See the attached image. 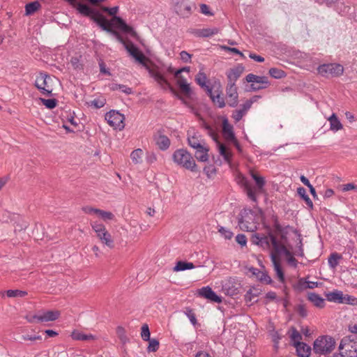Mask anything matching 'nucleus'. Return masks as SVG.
I'll use <instances>...</instances> for the list:
<instances>
[{
	"instance_id": "1",
	"label": "nucleus",
	"mask_w": 357,
	"mask_h": 357,
	"mask_svg": "<svg viewBox=\"0 0 357 357\" xmlns=\"http://www.w3.org/2000/svg\"><path fill=\"white\" fill-rule=\"evenodd\" d=\"M282 255L285 256L287 262L292 267H296L298 261L294 257V255L287 248L284 243L282 245H279V247L275 248V250L271 255V262L278 280L283 283L284 282V274L282 267L281 257Z\"/></svg>"
},
{
	"instance_id": "2",
	"label": "nucleus",
	"mask_w": 357,
	"mask_h": 357,
	"mask_svg": "<svg viewBox=\"0 0 357 357\" xmlns=\"http://www.w3.org/2000/svg\"><path fill=\"white\" fill-rule=\"evenodd\" d=\"M125 47L129 54L139 63L146 67L152 77L162 86H169V83L157 68H150V60L131 42L124 43Z\"/></svg>"
},
{
	"instance_id": "3",
	"label": "nucleus",
	"mask_w": 357,
	"mask_h": 357,
	"mask_svg": "<svg viewBox=\"0 0 357 357\" xmlns=\"http://www.w3.org/2000/svg\"><path fill=\"white\" fill-rule=\"evenodd\" d=\"M250 175L255 181L256 185H252L245 177H239V183L244 188L247 196L253 202L257 201V195L264 192L266 184L265 178L253 170L250 171Z\"/></svg>"
},
{
	"instance_id": "4",
	"label": "nucleus",
	"mask_w": 357,
	"mask_h": 357,
	"mask_svg": "<svg viewBox=\"0 0 357 357\" xmlns=\"http://www.w3.org/2000/svg\"><path fill=\"white\" fill-rule=\"evenodd\" d=\"M172 159L175 164L192 172L197 171V166L192 156L188 151L183 149L176 150L173 155Z\"/></svg>"
},
{
	"instance_id": "5",
	"label": "nucleus",
	"mask_w": 357,
	"mask_h": 357,
	"mask_svg": "<svg viewBox=\"0 0 357 357\" xmlns=\"http://www.w3.org/2000/svg\"><path fill=\"white\" fill-rule=\"evenodd\" d=\"M336 342L333 337L328 335H322L317 337L314 342V351L319 355H326L333 351Z\"/></svg>"
},
{
	"instance_id": "6",
	"label": "nucleus",
	"mask_w": 357,
	"mask_h": 357,
	"mask_svg": "<svg viewBox=\"0 0 357 357\" xmlns=\"http://www.w3.org/2000/svg\"><path fill=\"white\" fill-rule=\"evenodd\" d=\"M251 241L253 243L259 245L264 249L270 248L271 245L272 248L270 252L271 257V255L275 250V248L283 244L282 240H278L273 235L260 236L259 234H255L252 235Z\"/></svg>"
},
{
	"instance_id": "7",
	"label": "nucleus",
	"mask_w": 357,
	"mask_h": 357,
	"mask_svg": "<svg viewBox=\"0 0 357 357\" xmlns=\"http://www.w3.org/2000/svg\"><path fill=\"white\" fill-rule=\"evenodd\" d=\"M60 314L59 310H41L35 314H27L26 319L29 323H45L56 320Z\"/></svg>"
},
{
	"instance_id": "8",
	"label": "nucleus",
	"mask_w": 357,
	"mask_h": 357,
	"mask_svg": "<svg viewBox=\"0 0 357 357\" xmlns=\"http://www.w3.org/2000/svg\"><path fill=\"white\" fill-rule=\"evenodd\" d=\"M90 225L102 243L109 248L114 247V240L104 225L98 221H91Z\"/></svg>"
},
{
	"instance_id": "9",
	"label": "nucleus",
	"mask_w": 357,
	"mask_h": 357,
	"mask_svg": "<svg viewBox=\"0 0 357 357\" xmlns=\"http://www.w3.org/2000/svg\"><path fill=\"white\" fill-rule=\"evenodd\" d=\"M238 220L240 229L245 231H255L257 229L256 215L251 210L245 209L241 211Z\"/></svg>"
},
{
	"instance_id": "10",
	"label": "nucleus",
	"mask_w": 357,
	"mask_h": 357,
	"mask_svg": "<svg viewBox=\"0 0 357 357\" xmlns=\"http://www.w3.org/2000/svg\"><path fill=\"white\" fill-rule=\"evenodd\" d=\"M338 349L339 353L344 357H356L357 340L351 339L350 337H344L342 339Z\"/></svg>"
},
{
	"instance_id": "11",
	"label": "nucleus",
	"mask_w": 357,
	"mask_h": 357,
	"mask_svg": "<svg viewBox=\"0 0 357 357\" xmlns=\"http://www.w3.org/2000/svg\"><path fill=\"white\" fill-rule=\"evenodd\" d=\"M203 127L206 130L207 134L211 136L214 141L217 142L220 154L224 158L227 162L230 163L232 158V153L231 151L225 145L218 142V135L210 125L204 122L203 123Z\"/></svg>"
},
{
	"instance_id": "12",
	"label": "nucleus",
	"mask_w": 357,
	"mask_h": 357,
	"mask_svg": "<svg viewBox=\"0 0 357 357\" xmlns=\"http://www.w3.org/2000/svg\"><path fill=\"white\" fill-rule=\"evenodd\" d=\"M35 86L45 95H50L53 91V79L45 73H40L36 79Z\"/></svg>"
},
{
	"instance_id": "13",
	"label": "nucleus",
	"mask_w": 357,
	"mask_h": 357,
	"mask_svg": "<svg viewBox=\"0 0 357 357\" xmlns=\"http://www.w3.org/2000/svg\"><path fill=\"white\" fill-rule=\"evenodd\" d=\"M105 119L114 129L122 130L125 127V116L117 111L111 110L106 113Z\"/></svg>"
},
{
	"instance_id": "14",
	"label": "nucleus",
	"mask_w": 357,
	"mask_h": 357,
	"mask_svg": "<svg viewBox=\"0 0 357 357\" xmlns=\"http://www.w3.org/2000/svg\"><path fill=\"white\" fill-rule=\"evenodd\" d=\"M317 70L324 77H339L343 74L344 68L340 64L328 63L319 66Z\"/></svg>"
},
{
	"instance_id": "15",
	"label": "nucleus",
	"mask_w": 357,
	"mask_h": 357,
	"mask_svg": "<svg viewBox=\"0 0 357 357\" xmlns=\"http://www.w3.org/2000/svg\"><path fill=\"white\" fill-rule=\"evenodd\" d=\"M326 299L328 301L338 303H351L354 305L357 303V298L350 296H344L341 291L335 290L332 292L326 294Z\"/></svg>"
},
{
	"instance_id": "16",
	"label": "nucleus",
	"mask_w": 357,
	"mask_h": 357,
	"mask_svg": "<svg viewBox=\"0 0 357 357\" xmlns=\"http://www.w3.org/2000/svg\"><path fill=\"white\" fill-rule=\"evenodd\" d=\"M245 80L252 83L251 87L254 91L266 89L269 86L268 79L265 76H257L250 73L245 77Z\"/></svg>"
},
{
	"instance_id": "17",
	"label": "nucleus",
	"mask_w": 357,
	"mask_h": 357,
	"mask_svg": "<svg viewBox=\"0 0 357 357\" xmlns=\"http://www.w3.org/2000/svg\"><path fill=\"white\" fill-rule=\"evenodd\" d=\"M207 92L214 105L219 108H223L225 106V99L222 96V91L219 87L214 89L207 86Z\"/></svg>"
},
{
	"instance_id": "18",
	"label": "nucleus",
	"mask_w": 357,
	"mask_h": 357,
	"mask_svg": "<svg viewBox=\"0 0 357 357\" xmlns=\"http://www.w3.org/2000/svg\"><path fill=\"white\" fill-rule=\"evenodd\" d=\"M244 70L245 67L242 64H238L229 69L226 73L229 81L228 84H235V82L241 77Z\"/></svg>"
},
{
	"instance_id": "19",
	"label": "nucleus",
	"mask_w": 357,
	"mask_h": 357,
	"mask_svg": "<svg viewBox=\"0 0 357 357\" xmlns=\"http://www.w3.org/2000/svg\"><path fill=\"white\" fill-rule=\"evenodd\" d=\"M174 76L181 91L185 96H188L191 91L190 86L187 79L181 75V70H176Z\"/></svg>"
},
{
	"instance_id": "20",
	"label": "nucleus",
	"mask_w": 357,
	"mask_h": 357,
	"mask_svg": "<svg viewBox=\"0 0 357 357\" xmlns=\"http://www.w3.org/2000/svg\"><path fill=\"white\" fill-rule=\"evenodd\" d=\"M227 103L231 107H235L238 102V95L235 84H228L226 89Z\"/></svg>"
},
{
	"instance_id": "21",
	"label": "nucleus",
	"mask_w": 357,
	"mask_h": 357,
	"mask_svg": "<svg viewBox=\"0 0 357 357\" xmlns=\"http://www.w3.org/2000/svg\"><path fill=\"white\" fill-rule=\"evenodd\" d=\"M194 149L195 150V156L198 161L206 162L208 160L210 148L206 142L202 144Z\"/></svg>"
},
{
	"instance_id": "22",
	"label": "nucleus",
	"mask_w": 357,
	"mask_h": 357,
	"mask_svg": "<svg viewBox=\"0 0 357 357\" xmlns=\"http://www.w3.org/2000/svg\"><path fill=\"white\" fill-rule=\"evenodd\" d=\"M199 295L214 303H220L221 297L218 296L211 287H204L199 290Z\"/></svg>"
},
{
	"instance_id": "23",
	"label": "nucleus",
	"mask_w": 357,
	"mask_h": 357,
	"mask_svg": "<svg viewBox=\"0 0 357 357\" xmlns=\"http://www.w3.org/2000/svg\"><path fill=\"white\" fill-rule=\"evenodd\" d=\"M222 135L227 141L234 139L235 135L234 133L233 126L229 123L227 118H224L222 122Z\"/></svg>"
},
{
	"instance_id": "24",
	"label": "nucleus",
	"mask_w": 357,
	"mask_h": 357,
	"mask_svg": "<svg viewBox=\"0 0 357 357\" xmlns=\"http://www.w3.org/2000/svg\"><path fill=\"white\" fill-rule=\"evenodd\" d=\"M252 102L251 100H247L244 104L241 105L239 109L235 110L232 114V118L236 122H238L243 116L245 115L247 112L251 107Z\"/></svg>"
},
{
	"instance_id": "25",
	"label": "nucleus",
	"mask_w": 357,
	"mask_h": 357,
	"mask_svg": "<svg viewBox=\"0 0 357 357\" xmlns=\"http://www.w3.org/2000/svg\"><path fill=\"white\" fill-rule=\"evenodd\" d=\"M111 26L114 25V26L120 29L121 30L126 32V33H132V28L126 24V22L119 17L114 16L111 20Z\"/></svg>"
},
{
	"instance_id": "26",
	"label": "nucleus",
	"mask_w": 357,
	"mask_h": 357,
	"mask_svg": "<svg viewBox=\"0 0 357 357\" xmlns=\"http://www.w3.org/2000/svg\"><path fill=\"white\" fill-rule=\"evenodd\" d=\"M93 20L104 30H110V22L101 14L96 13L92 16Z\"/></svg>"
},
{
	"instance_id": "27",
	"label": "nucleus",
	"mask_w": 357,
	"mask_h": 357,
	"mask_svg": "<svg viewBox=\"0 0 357 357\" xmlns=\"http://www.w3.org/2000/svg\"><path fill=\"white\" fill-rule=\"evenodd\" d=\"M68 1L72 6L75 8L81 14L84 15H90L91 13V8L85 5L82 4L80 2H75V0H66Z\"/></svg>"
},
{
	"instance_id": "28",
	"label": "nucleus",
	"mask_w": 357,
	"mask_h": 357,
	"mask_svg": "<svg viewBox=\"0 0 357 357\" xmlns=\"http://www.w3.org/2000/svg\"><path fill=\"white\" fill-rule=\"evenodd\" d=\"M250 271L252 273V275H256L257 279L264 282L265 284H270L272 282L271 277L264 271H261L255 268H251Z\"/></svg>"
},
{
	"instance_id": "29",
	"label": "nucleus",
	"mask_w": 357,
	"mask_h": 357,
	"mask_svg": "<svg viewBox=\"0 0 357 357\" xmlns=\"http://www.w3.org/2000/svg\"><path fill=\"white\" fill-rule=\"evenodd\" d=\"M296 352L300 357H309L311 353V348L305 343L301 342L296 344Z\"/></svg>"
},
{
	"instance_id": "30",
	"label": "nucleus",
	"mask_w": 357,
	"mask_h": 357,
	"mask_svg": "<svg viewBox=\"0 0 357 357\" xmlns=\"http://www.w3.org/2000/svg\"><path fill=\"white\" fill-rule=\"evenodd\" d=\"M155 140L157 146L161 150L167 149L170 145V140L167 136L163 135H157L155 138Z\"/></svg>"
},
{
	"instance_id": "31",
	"label": "nucleus",
	"mask_w": 357,
	"mask_h": 357,
	"mask_svg": "<svg viewBox=\"0 0 357 357\" xmlns=\"http://www.w3.org/2000/svg\"><path fill=\"white\" fill-rule=\"evenodd\" d=\"M328 121L330 123V129L332 131L336 132L342 129V124L335 113L332 114V115L328 119Z\"/></svg>"
},
{
	"instance_id": "32",
	"label": "nucleus",
	"mask_w": 357,
	"mask_h": 357,
	"mask_svg": "<svg viewBox=\"0 0 357 357\" xmlns=\"http://www.w3.org/2000/svg\"><path fill=\"white\" fill-rule=\"evenodd\" d=\"M71 337L75 340L91 341L94 340L95 336L92 334H85L77 331H75L71 334Z\"/></svg>"
},
{
	"instance_id": "33",
	"label": "nucleus",
	"mask_w": 357,
	"mask_h": 357,
	"mask_svg": "<svg viewBox=\"0 0 357 357\" xmlns=\"http://www.w3.org/2000/svg\"><path fill=\"white\" fill-rule=\"evenodd\" d=\"M308 300L311 301L316 307L322 308L324 307L325 301L320 296L314 293H310L307 296Z\"/></svg>"
},
{
	"instance_id": "34",
	"label": "nucleus",
	"mask_w": 357,
	"mask_h": 357,
	"mask_svg": "<svg viewBox=\"0 0 357 357\" xmlns=\"http://www.w3.org/2000/svg\"><path fill=\"white\" fill-rule=\"evenodd\" d=\"M188 144L192 149H196L202 144L205 143V140L203 139L199 135H188Z\"/></svg>"
},
{
	"instance_id": "35",
	"label": "nucleus",
	"mask_w": 357,
	"mask_h": 357,
	"mask_svg": "<svg viewBox=\"0 0 357 357\" xmlns=\"http://www.w3.org/2000/svg\"><path fill=\"white\" fill-rule=\"evenodd\" d=\"M288 334L291 340L293 342L294 346L301 342L302 335L294 327H291L289 330Z\"/></svg>"
},
{
	"instance_id": "36",
	"label": "nucleus",
	"mask_w": 357,
	"mask_h": 357,
	"mask_svg": "<svg viewBox=\"0 0 357 357\" xmlns=\"http://www.w3.org/2000/svg\"><path fill=\"white\" fill-rule=\"evenodd\" d=\"M195 268L193 263L179 261L176 263V266L174 267V271H183L188 269H192Z\"/></svg>"
},
{
	"instance_id": "37",
	"label": "nucleus",
	"mask_w": 357,
	"mask_h": 357,
	"mask_svg": "<svg viewBox=\"0 0 357 357\" xmlns=\"http://www.w3.org/2000/svg\"><path fill=\"white\" fill-rule=\"evenodd\" d=\"M144 152L141 149H137L130 153V158L135 164H139L142 162Z\"/></svg>"
},
{
	"instance_id": "38",
	"label": "nucleus",
	"mask_w": 357,
	"mask_h": 357,
	"mask_svg": "<svg viewBox=\"0 0 357 357\" xmlns=\"http://www.w3.org/2000/svg\"><path fill=\"white\" fill-rule=\"evenodd\" d=\"M40 7V4L38 1H33L29 3L25 6L26 15H30L37 11Z\"/></svg>"
},
{
	"instance_id": "39",
	"label": "nucleus",
	"mask_w": 357,
	"mask_h": 357,
	"mask_svg": "<svg viewBox=\"0 0 357 357\" xmlns=\"http://www.w3.org/2000/svg\"><path fill=\"white\" fill-rule=\"evenodd\" d=\"M27 295L25 291L18 289H10L6 291V296L8 298H22Z\"/></svg>"
},
{
	"instance_id": "40",
	"label": "nucleus",
	"mask_w": 357,
	"mask_h": 357,
	"mask_svg": "<svg viewBox=\"0 0 357 357\" xmlns=\"http://www.w3.org/2000/svg\"><path fill=\"white\" fill-rule=\"evenodd\" d=\"M96 216L100 218L104 221L111 220L114 218V215L112 212L100 210L98 208L97 210Z\"/></svg>"
},
{
	"instance_id": "41",
	"label": "nucleus",
	"mask_w": 357,
	"mask_h": 357,
	"mask_svg": "<svg viewBox=\"0 0 357 357\" xmlns=\"http://www.w3.org/2000/svg\"><path fill=\"white\" fill-rule=\"evenodd\" d=\"M342 256L337 253H333L328 258V265L332 268H335L339 264L340 259Z\"/></svg>"
},
{
	"instance_id": "42",
	"label": "nucleus",
	"mask_w": 357,
	"mask_h": 357,
	"mask_svg": "<svg viewBox=\"0 0 357 357\" xmlns=\"http://www.w3.org/2000/svg\"><path fill=\"white\" fill-rule=\"evenodd\" d=\"M298 194L304 199L306 204L312 207L313 204L309 196L307 195L306 190L304 188L300 187L297 190Z\"/></svg>"
},
{
	"instance_id": "43",
	"label": "nucleus",
	"mask_w": 357,
	"mask_h": 357,
	"mask_svg": "<svg viewBox=\"0 0 357 357\" xmlns=\"http://www.w3.org/2000/svg\"><path fill=\"white\" fill-rule=\"evenodd\" d=\"M195 81L200 86L205 87L206 86V84L207 82V77L203 71L199 70V72L196 75Z\"/></svg>"
},
{
	"instance_id": "44",
	"label": "nucleus",
	"mask_w": 357,
	"mask_h": 357,
	"mask_svg": "<svg viewBox=\"0 0 357 357\" xmlns=\"http://www.w3.org/2000/svg\"><path fill=\"white\" fill-rule=\"evenodd\" d=\"M106 100L103 97H99L95 98L89 102V105L93 107L96 109H100L105 106Z\"/></svg>"
},
{
	"instance_id": "45",
	"label": "nucleus",
	"mask_w": 357,
	"mask_h": 357,
	"mask_svg": "<svg viewBox=\"0 0 357 357\" xmlns=\"http://www.w3.org/2000/svg\"><path fill=\"white\" fill-rule=\"evenodd\" d=\"M230 281L226 282L222 286V289L226 294L234 296L237 294V289L234 287H230Z\"/></svg>"
},
{
	"instance_id": "46",
	"label": "nucleus",
	"mask_w": 357,
	"mask_h": 357,
	"mask_svg": "<svg viewBox=\"0 0 357 357\" xmlns=\"http://www.w3.org/2000/svg\"><path fill=\"white\" fill-rule=\"evenodd\" d=\"M116 333L118 337L122 342L126 343L128 340L126 329L123 327L121 326H118L116 329Z\"/></svg>"
},
{
	"instance_id": "47",
	"label": "nucleus",
	"mask_w": 357,
	"mask_h": 357,
	"mask_svg": "<svg viewBox=\"0 0 357 357\" xmlns=\"http://www.w3.org/2000/svg\"><path fill=\"white\" fill-rule=\"evenodd\" d=\"M269 74L271 77L276 78V79H280L285 76V73L283 70H280L276 68H271L269 70Z\"/></svg>"
},
{
	"instance_id": "48",
	"label": "nucleus",
	"mask_w": 357,
	"mask_h": 357,
	"mask_svg": "<svg viewBox=\"0 0 357 357\" xmlns=\"http://www.w3.org/2000/svg\"><path fill=\"white\" fill-rule=\"evenodd\" d=\"M40 100L48 109H53L57 105V100L56 99H45L40 98Z\"/></svg>"
},
{
	"instance_id": "49",
	"label": "nucleus",
	"mask_w": 357,
	"mask_h": 357,
	"mask_svg": "<svg viewBox=\"0 0 357 357\" xmlns=\"http://www.w3.org/2000/svg\"><path fill=\"white\" fill-rule=\"evenodd\" d=\"M219 30L217 28L213 29H202L200 32V36L203 37H210L213 35H215L218 33Z\"/></svg>"
},
{
	"instance_id": "50",
	"label": "nucleus",
	"mask_w": 357,
	"mask_h": 357,
	"mask_svg": "<svg viewBox=\"0 0 357 357\" xmlns=\"http://www.w3.org/2000/svg\"><path fill=\"white\" fill-rule=\"evenodd\" d=\"M148 341L149 342L148 351L151 352L156 351L159 348V342L155 339H150Z\"/></svg>"
},
{
	"instance_id": "51",
	"label": "nucleus",
	"mask_w": 357,
	"mask_h": 357,
	"mask_svg": "<svg viewBox=\"0 0 357 357\" xmlns=\"http://www.w3.org/2000/svg\"><path fill=\"white\" fill-rule=\"evenodd\" d=\"M141 336L144 341H148L149 340H150V331L147 324H144L142 326Z\"/></svg>"
},
{
	"instance_id": "52",
	"label": "nucleus",
	"mask_w": 357,
	"mask_h": 357,
	"mask_svg": "<svg viewBox=\"0 0 357 357\" xmlns=\"http://www.w3.org/2000/svg\"><path fill=\"white\" fill-rule=\"evenodd\" d=\"M218 231L225 237V239H231L233 237V233L223 227H220Z\"/></svg>"
},
{
	"instance_id": "53",
	"label": "nucleus",
	"mask_w": 357,
	"mask_h": 357,
	"mask_svg": "<svg viewBox=\"0 0 357 357\" xmlns=\"http://www.w3.org/2000/svg\"><path fill=\"white\" fill-rule=\"evenodd\" d=\"M185 314L193 325H195L197 324L195 314L194 313L192 310L187 309L186 312H185Z\"/></svg>"
},
{
	"instance_id": "54",
	"label": "nucleus",
	"mask_w": 357,
	"mask_h": 357,
	"mask_svg": "<svg viewBox=\"0 0 357 357\" xmlns=\"http://www.w3.org/2000/svg\"><path fill=\"white\" fill-rule=\"evenodd\" d=\"M82 210L86 214L96 215L98 208H95L89 206H86L82 207Z\"/></svg>"
},
{
	"instance_id": "55",
	"label": "nucleus",
	"mask_w": 357,
	"mask_h": 357,
	"mask_svg": "<svg viewBox=\"0 0 357 357\" xmlns=\"http://www.w3.org/2000/svg\"><path fill=\"white\" fill-rule=\"evenodd\" d=\"M204 172L208 177H212L215 174V169L212 165L205 167Z\"/></svg>"
},
{
	"instance_id": "56",
	"label": "nucleus",
	"mask_w": 357,
	"mask_h": 357,
	"mask_svg": "<svg viewBox=\"0 0 357 357\" xmlns=\"http://www.w3.org/2000/svg\"><path fill=\"white\" fill-rule=\"evenodd\" d=\"M181 60L185 63H190L191 61L192 55L185 51H182L180 53Z\"/></svg>"
},
{
	"instance_id": "57",
	"label": "nucleus",
	"mask_w": 357,
	"mask_h": 357,
	"mask_svg": "<svg viewBox=\"0 0 357 357\" xmlns=\"http://www.w3.org/2000/svg\"><path fill=\"white\" fill-rule=\"evenodd\" d=\"M236 241L241 246L246 245L247 238H246V236L244 234H238L236 236Z\"/></svg>"
},
{
	"instance_id": "58",
	"label": "nucleus",
	"mask_w": 357,
	"mask_h": 357,
	"mask_svg": "<svg viewBox=\"0 0 357 357\" xmlns=\"http://www.w3.org/2000/svg\"><path fill=\"white\" fill-rule=\"evenodd\" d=\"M22 339L24 341L26 340H31V341H36V340H41L42 337L40 335H24L22 336Z\"/></svg>"
},
{
	"instance_id": "59",
	"label": "nucleus",
	"mask_w": 357,
	"mask_h": 357,
	"mask_svg": "<svg viewBox=\"0 0 357 357\" xmlns=\"http://www.w3.org/2000/svg\"><path fill=\"white\" fill-rule=\"evenodd\" d=\"M222 48L228 52H234L236 54H238L243 58L245 57L244 54L236 48L229 47H226V46L222 47Z\"/></svg>"
},
{
	"instance_id": "60",
	"label": "nucleus",
	"mask_w": 357,
	"mask_h": 357,
	"mask_svg": "<svg viewBox=\"0 0 357 357\" xmlns=\"http://www.w3.org/2000/svg\"><path fill=\"white\" fill-rule=\"evenodd\" d=\"M272 340L275 343V347L277 346V344L279 343V341L281 339V336L278 333V331H274L273 333H272Z\"/></svg>"
},
{
	"instance_id": "61",
	"label": "nucleus",
	"mask_w": 357,
	"mask_h": 357,
	"mask_svg": "<svg viewBox=\"0 0 357 357\" xmlns=\"http://www.w3.org/2000/svg\"><path fill=\"white\" fill-rule=\"evenodd\" d=\"M201 12L206 15H211L212 13L209 11V8L206 4H202L200 6Z\"/></svg>"
},
{
	"instance_id": "62",
	"label": "nucleus",
	"mask_w": 357,
	"mask_h": 357,
	"mask_svg": "<svg viewBox=\"0 0 357 357\" xmlns=\"http://www.w3.org/2000/svg\"><path fill=\"white\" fill-rule=\"evenodd\" d=\"M250 58L257 61V62H263L264 61V58L259 56V55H257L255 54H253V53H250V55H249Z\"/></svg>"
},
{
	"instance_id": "63",
	"label": "nucleus",
	"mask_w": 357,
	"mask_h": 357,
	"mask_svg": "<svg viewBox=\"0 0 357 357\" xmlns=\"http://www.w3.org/2000/svg\"><path fill=\"white\" fill-rule=\"evenodd\" d=\"M114 89H119L120 90H121L123 92L127 93V94H130L131 93V89L129 88V87H127L124 85H119L118 86L115 87V88H113Z\"/></svg>"
},
{
	"instance_id": "64",
	"label": "nucleus",
	"mask_w": 357,
	"mask_h": 357,
	"mask_svg": "<svg viewBox=\"0 0 357 357\" xmlns=\"http://www.w3.org/2000/svg\"><path fill=\"white\" fill-rule=\"evenodd\" d=\"M356 186L353 183H347L342 186V190L346 192L351 190H355Z\"/></svg>"
}]
</instances>
